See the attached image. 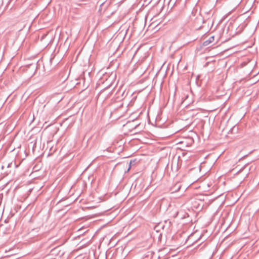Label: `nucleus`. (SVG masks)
<instances>
[{"mask_svg":"<svg viewBox=\"0 0 259 259\" xmlns=\"http://www.w3.org/2000/svg\"><path fill=\"white\" fill-rule=\"evenodd\" d=\"M214 36H210L208 39L206 40L203 42V46L204 47L207 46L210 43L214 41Z\"/></svg>","mask_w":259,"mask_h":259,"instance_id":"nucleus-1","label":"nucleus"},{"mask_svg":"<svg viewBox=\"0 0 259 259\" xmlns=\"http://www.w3.org/2000/svg\"><path fill=\"white\" fill-rule=\"evenodd\" d=\"M27 67L28 68H31L32 69H34L35 70H36V63H31L30 64H29Z\"/></svg>","mask_w":259,"mask_h":259,"instance_id":"nucleus-2","label":"nucleus"},{"mask_svg":"<svg viewBox=\"0 0 259 259\" xmlns=\"http://www.w3.org/2000/svg\"><path fill=\"white\" fill-rule=\"evenodd\" d=\"M175 187L176 188L175 191L176 192L177 191H179L181 189V186L180 184H177Z\"/></svg>","mask_w":259,"mask_h":259,"instance_id":"nucleus-3","label":"nucleus"},{"mask_svg":"<svg viewBox=\"0 0 259 259\" xmlns=\"http://www.w3.org/2000/svg\"><path fill=\"white\" fill-rule=\"evenodd\" d=\"M5 165H7V168H9L12 166V162L11 163H6Z\"/></svg>","mask_w":259,"mask_h":259,"instance_id":"nucleus-4","label":"nucleus"},{"mask_svg":"<svg viewBox=\"0 0 259 259\" xmlns=\"http://www.w3.org/2000/svg\"><path fill=\"white\" fill-rule=\"evenodd\" d=\"M6 163V162H4L3 163V164L2 165V167H1L2 169H4V168L7 167V165H5Z\"/></svg>","mask_w":259,"mask_h":259,"instance_id":"nucleus-5","label":"nucleus"},{"mask_svg":"<svg viewBox=\"0 0 259 259\" xmlns=\"http://www.w3.org/2000/svg\"><path fill=\"white\" fill-rule=\"evenodd\" d=\"M132 161H130V163H129V167H128V168L127 170H130V169L131 168V164H132Z\"/></svg>","mask_w":259,"mask_h":259,"instance_id":"nucleus-6","label":"nucleus"},{"mask_svg":"<svg viewBox=\"0 0 259 259\" xmlns=\"http://www.w3.org/2000/svg\"><path fill=\"white\" fill-rule=\"evenodd\" d=\"M10 172H11V171H10V170H7V171L5 172V174H6V175H8V174H9V173H10Z\"/></svg>","mask_w":259,"mask_h":259,"instance_id":"nucleus-7","label":"nucleus"},{"mask_svg":"<svg viewBox=\"0 0 259 259\" xmlns=\"http://www.w3.org/2000/svg\"><path fill=\"white\" fill-rule=\"evenodd\" d=\"M165 201V200H164V199L161 200V203L164 202Z\"/></svg>","mask_w":259,"mask_h":259,"instance_id":"nucleus-8","label":"nucleus"},{"mask_svg":"<svg viewBox=\"0 0 259 259\" xmlns=\"http://www.w3.org/2000/svg\"><path fill=\"white\" fill-rule=\"evenodd\" d=\"M190 141H191V142L193 141V139H190Z\"/></svg>","mask_w":259,"mask_h":259,"instance_id":"nucleus-9","label":"nucleus"},{"mask_svg":"<svg viewBox=\"0 0 259 259\" xmlns=\"http://www.w3.org/2000/svg\"><path fill=\"white\" fill-rule=\"evenodd\" d=\"M257 108H259V105H258Z\"/></svg>","mask_w":259,"mask_h":259,"instance_id":"nucleus-10","label":"nucleus"}]
</instances>
